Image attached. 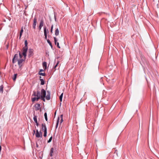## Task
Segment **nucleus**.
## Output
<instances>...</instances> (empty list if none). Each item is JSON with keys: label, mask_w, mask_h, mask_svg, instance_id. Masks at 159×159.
<instances>
[{"label": "nucleus", "mask_w": 159, "mask_h": 159, "mask_svg": "<svg viewBox=\"0 0 159 159\" xmlns=\"http://www.w3.org/2000/svg\"><path fill=\"white\" fill-rule=\"evenodd\" d=\"M44 22L43 20H40V24L39 25V30H40L42 27L43 26Z\"/></svg>", "instance_id": "1a4fd4ad"}, {"label": "nucleus", "mask_w": 159, "mask_h": 159, "mask_svg": "<svg viewBox=\"0 0 159 159\" xmlns=\"http://www.w3.org/2000/svg\"><path fill=\"white\" fill-rule=\"evenodd\" d=\"M43 67L44 68V69L45 70L47 68V63L46 62H44L43 64Z\"/></svg>", "instance_id": "dca6fc26"}, {"label": "nucleus", "mask_w": 159, "mask_h": 159, "mask_svg": "<svg viewBox=\"0 0 159 159\" xmlns=\"http://www.w3.org/2000/svg\"><path fill=\"white\" fill-rule=\"evenodd\" d=\"M28 50V48H25L23 47V52L21 54L22 55H23L24 57V58L25 59L26 57V53Z\"/></svg>", "instance_id": "f03ea898"}, {"label": "nucleus", "mask_w": 159, "mask_h": 159, "mask_svg": "<svg viewBox=\"0 0 159 159\" xmlns=\"http://www.w3.org/2000/svg\"><path fill=\"white\" fill-rule=\"evenodd\" d=\"M33 132H34V134L35 133V130H33Z\"/></svg>", "instance_id": "ea45409f"}, {"label": "nucleus", "mask_w": 159, "mask_h": 159, "mask_svg": "<svg viewBox=\"0 0 159 159\" xmlns=\"http://www.w3.org/2000/svg\"><path fill=\"white\" fill-rule=\"evenodd\" d=\"M35 136L37 138H41L42 137L43 134L40 131H39L38 129L36 130V133H35Z\"/></svg>", "instance_id": "7ed1b4c3"}, {"label": "nucleus", "mask_w": 159, "mask_h": 159, "mask_svg": "<svg viewBox=\"0 0 159 159\" xmlns=\"http://www.w3.org/2000/svg\"><path fill=\"white\" fill-rule=\"evenodd\" d=\"M39 75H41L45 76V73H42L39 72Z\"/></svg>", "instance_id": "c756f323"}, {"label": "nucleus", "mask_w": 159, "mask_h": 159, "mask_svg": "<svg viewBox=\"0 0 159 159\" xmlns=\"http://www.w3.org/2000/svg\"><path fill=\"white\" fill-rule=\"evenodd\" d=\"M23 28L22 27L21 28V29L20 30V39L21 38V35H22V33H23Z\"/></svg>", "instance_id": "6ab92c4d"}, {"label": "nucleus", "mask_w": 159, "mask_h": 159, "mask_svg": "<svg viewBox=\"0 0 159 159\" xmlns=\"http://www.w3.org/2000/svg\"><path fill=\"white\" fill-rule=\"evenodd\" d=\"M37 24V19L35 17L34 19L33 23V28L34 29H35L36 28V26Z\"/></svg>", "instance_id": "423d86ee"}, {"label": "nucleus", "mask_w": 159, "mask_h": 159, "mask_svg": "<svg viewBox=\"0 0 159 159\" xmlns=\"http://www.w3.org/2000/svg\"><path fill=\"white\" fill-rule=\"evenodd\" d=\"M41 99L43 100V101H45V98H43V97H40Z\"/></svg>", "instance_id": "f704fd0d"}, {"label": "nucleus", "mask_w": 159, "mask_h": 159, "mask_svg": "<svg viewBox=\"0 0 159 159\" xmlns=\"http://www.w3.org/2000/svg\"><path fill=\"white\" fill-rule=\"evenodd\" d=\"M42 129L43 132L45 131H47V128L45 124H42Z\"/></svg>", "instance_id": "6e6552de"}, {"label": "nucleus", "mask_w": 159, "mask_h": 159, "mask_svg": "<svg viewBox=\"0 0 159 159\" xmlns=\"http://www.w3.org/2000/svg\"><path fill=\"white\" fill-rule=\"evenodd\" d=\"M52 137H51L49 139V140H48V143L50 142L52 140Z\"/></svg>", "instance_id": "473e14b6"}, {"label": "nucleus", "mask_w": 159, "mask_h": 159, "mask_svg": "<svg viewBox=\"0 0 159 159\" xmlns=\"http://www.w3.org/2000/svg\"><path fill=\"white\" fill-rule=\"evenodd\" d=\"M43 69H41L40 70L39 72H40L43 71Z\"/></svg>", "instance_id": "4c0bfd02"}, {"label": "nucleus", "mask_w": 159, "mask_h": 159, "mask_svg": "<svg viewBox=\"0 0 159 159\" xmlns=\"http://www.w3.org/2000/svg\"><path fill=\"white\" fill-rule=\"evenodd\" d=\"M62 116H63V115H61L60 116V117L61 118V120H60V124H61V123H62L63 121V120L62 119Z\"/></svg>", "instance_id": "cd10ccee"}, {"label": "nucleus", "mask_w": 159, "mask_h": 159, "mask_svg": "<svg viewBox=\"0 0 159 159\" xmlns=\"http://www.w3.org/2000/svg\"><path fill=\"white\" fill-rule=\"evenodd\" d=\"M3 86L1 85L0 86V92L2 93L3 92Z\"/></svg>", "instance_id": "aec40b11"}, {"label": "nucleus", "mask_w": 159, "mask_h": 159, "mask_svg": "<svg viewBox=\"0 0 159 159\" xmlns=\"http://www.w3.org/2000/svg\"><path fill=\"white\" fill-rule=\"evenodd\" d=\"M36 97H40V92L39 91H38L36 93Z\"/></svg>", "instance_id": "a878e982"}, {"label": "nucleus", "mask_w": 159, "mask_h": 159, "mask_svg": "<svg viewBox=\"0 0 159 159\" xmlns=\"http://www.w3.org/2000/svg\"><path fill=\"white\" fill-rule=\"evenodd\" d=\"M44 117L46 120L47 121L48 120L47 114L46 113H45L44 114Z\"/></svg>", "instance_id": "bb28decb"}, {"label": "nucleus", "mask_w": 159, "mask_h": 159, "mask_svg": "<svg viewBox=\"0 0 159 159\" xmlns=\"http://www.w3.org/2000/svg\"><path fill=\"white\" fill-rule=\"evenodd\" d=\"M58 64V62L57 64L55 66H54V68H56V67L57 66Z\"/></svg>", "instance_id": "c9c22d12"}, {"label": "nucleus", "mask_w": 159, "mask_h": 159, "mask_svg": "<svg viewBox=\"0 0 159 159\" xmlns=\"http://www.w3.org/2000/svg\"><path fill=\"white\" fill-rule=\"evenodd\" d=\"M54 39L55 43V44H57V47L59 48H60V47L59 45V43L58 42L57 43V38L55 37H54Z\"/></svg>", "instance_id": "ddd939ff"}, {"label": "nucleus", "mask_w": 159, "mask_h": 159, "mask_svg": "<svg viewBox=\"0 0 159 159\" xmlns=\"http://www.w3.org/2000/svg\"><path fill=\"white\" fill-rule=\"evenodd\" d=\"M40 98L39 97H34V98H32V101L33 102H34V101H37Z\"/></svg>", "instance_id": "f8f14e48"}, {"label": "nucleus", "mask_w": 159, "mask_h": 159, "mask_svg": "<svg viewBox=\"0 0 159 159\" xmlns=\"http://www.w3.org/2000/svg\"><path fill=\"white\" fill-rule=\"evenodd\" d=\"M34 96L36 97V93H35V92H34V93L32 95V96Z\"/></svg>", "instance_id": "72a5a7b5"}, {"label": "nucleus", "mask_w": 159, "mask_h": 159, "mask_svg": "<svg viewBox=\"0 0 159 159\" xmlns=\"http://www.w3.org/2000/svg\"><path fill=\"white\" fill-rule=\"evenodd\" d=\"M47 41L48 43L49 44V45L52 48V44L51 43L49 39H47Z\"/></svg>", "instance_id": "4be33fe9"}, {"label": "nucleus", "mask_w": 159, "mask_h": 159, "mask_svg": "<svg viewBox=\"0 0 159 159\" xmlns=\"http://www.w3.org/2000/svg\"><path fill=\"white\" fill-rule=\"evenodd\" d=\"M47 131H45L44 132L43 136L44 137H46L47 136Z\"/></svg>", "instance_id": "7c9ffc66"}, {"label": "nucleus", "mask_w": 159, "mask_h": 159, "mask_svg": "<svg viewBox=\"0 0 159 159\" xmlns=\"http://www.w3.org/2000/svg\"><path fill=\"white\" fill-rule=\"evenodd\" d=\"M33 119L35 123L37 122V116L34 115Z\"/></svg>", "instance_id": "a211bd4d"}, {"label": "nucleus", "mask_w": 159, "mask_h": 159, "mask_svg": "<svg viewBox=\"0 0 159 159\" xmlns=\"http://www.w3.org/2000/svg\"><path fill=\"white\" fill-rule=\"evenodd\" d=\"M35 123L36 124V125L38 126L39 125V124H38V122Z\"/></svg>", "instance_id": "e433bc0d"}, {"label": "nucleus", "mask_w": 159, "mask_h": 159, "mask_svg": "<svg viewBox=\"0 0 159 159\" xmlns=\"http://www.w3.org/2000/svg\"><path fill=\"white\" fill-rule=\"evenodd\" d=\"M17 74H14V76L12 78L13 80V81H15L16 80V79L17 76Z\"/></svg>", "instance_id": "412c9836"}, {"label": "nucleus", "mask_w": 159, "mask_h": 159, "mask_svg": "<svg viewBox=\"0 0 159 159\" xmlns=\"http://www.w3.org/2000/svg\"><path fill=\"white\" fill-rule=\"evenodd\" d=\"M59 32L58 28H57L55 31V35L56 36H58L59 34Z\"/></svg>", "instance_id": "4468645a"}, {"label": "nucleus", "mask_w": 159, "mask_h": 159, "mask_svg": "<svg viewBox=\"0 0 159 159\" xmlns=\"http://www.w3.org/2000/svg\"><path fill=\"white\" fill-rule=\"evenodd\" d=\"M27 44H28L27 42V40H26L25 41V46L24 47L25 48H28Z\"/></svg>", "instance_id": "b1692460"}, {"label": "nucleus", "mask_w": 159, "mask_h": 159, "mask_svg": "<svg viewBox=\"0 0 159 159\" xmlns=\"http://www.w3.org/2000/svg\"><path fill=\"white\" fill-rule=\"evenodd\" d=\"M53 26L52 25L51 27V33H53Z\"/></svg>", "instance_id": "2f4dec72"}, {"label": "nucleus", "mask_w": 159, "mask_h": 159, "mask_svg": "<svg viewBox=\"0 0 159 159\" xmlns=\"http://www.w3.org/2000/svg\"><path fill=\"white\" fill-rule=\"evenodd\" d=\"M22 55L21 54V53H19V57L20 58L18 60V64L19 65L20 67H21L23 65V63L24 62L25 59L24 58V59L21 58L22 57Z\"/></svg>", "instance_id": "f257e3e1"}, {"label": "nucleus", "mask_w": 159, "mask_h": 159, "mask_svg": "<svg viewBox=\"0 0 159 159\" xmlns=\"http://www.w3.org/2000/svg\"><path fill=\"white\" fill-rule=\"evenodd\" d=\"M40 79V80L41 81V84L43 85L44 84V81L43 79H41V76L39 77Z\"/></svg>", "instance_id": "2eb2a0df"}, {"label": "nucleus", "mask_w": 159, "mask_h": 159, "mask_svg": "<svg viewBox=\"0 0 159 159\" xmlns=\"http://www.w3.org/2000/svg\"><path fill=\"white\" fill-rule=\"evenodd\" d=\"M44 35H47V31H46V28H45L44 29Z\"/></svg>", "instance_id": "c85d7f7f"}, {"label": "nucleus", "mask_w": 159, "mask_h": 159, "mask_svg": "<svg viewBox=\"0 0 159 159\" xmlns=\"http://www.w3.org/2000/svg\"><path fill=\"white\" fill-rule=\"evenodd\" d=\"M19 59L18 54H15L12 59V63H16L17 61H18Z\"/></svg>", "instance_id": "20e7f679"}, {"label": "nucleus", "mask_w": 159, "mask_h": 159, "mask_svg": "<svg viewBox=\"0 0 159 159\" xmlns=\"http://www.w3.org/2000/svg\"><path fill=\"white\" fill-rule=\"evenodd\" d=\"M46 99L47 100H49L50 99V93L49 91H47V95L45 96Z\"/></svg>", "instance_id": "0eeeda50"}, {"label": "nucleus", "mask_w": 159, "mask_h": 159, "mask_svg": "<svg viewBox=\"0 0 159 159\" xmlns=\"http://www.w3.org/2000/svg\"><path fill=\"white\" fill-rule=\"evenodd\" d=\"M59 117H58L57 120V123H56V128H57V126H58V123H59Z\"/></svg>", "instance_id": "393cba45"}, {"label": "nucleus", "mask_w": 159, "mask_h": 159, "mask_svg": "<svg viewBox=\"0 0 159 159\" xmlns=\"http://www.w3.org/2000/svg\"><path fill=\"white\" fill-rule=\"evenodd\" d=\"M29 57H30L33 54V50L32 49H29Z\"/></svg>", "instance_id": "9d476101"}, {"label": "nucleus", "mask_w": 159, "mask_h": 159, "mask_svg": "<svg viewBox=\"0 0 159 159\" xmlns=\"http://www.w3.org/2000/svg\"><path fill=\"white\" fill-rule=\"evenodd\" d=\"M46 91L45 90L43 89H42L41 90V95H40V97H42L43 98H45L46 96Z\"/></svg>", "instance_id": "39448f33"}, {"label": "nucleus", "mask_w": 159, "mask_h": 159, "mask_svg": "<svg viewBox=\"0 0 159 159\" xmlns=\"http://www.w3.org/2000/svg\"><path fill=\"white\" fill-rule=\"evenodd\" d=\"M40 105L39 104H36L35 106V110L37 111L39 110L40 108Z\"/></svg>", "instance_id": "9b49d317"}, {"label": "nucleus", "mask_w": 159, "mask_h": 159, "mask_svg": "<svg viewBox=\"0 0 159 159\" xmlns=\"http://www.w3.org/2000/svg\"><path fill=\"white\" fill-rule=\"evenodd\" d=\"M47 35H44L45 37V38L46 39H47Z\"/></svg>", "instance_id": "58836bf2"}, {"label": "nucleus", "mask_w": 159, "mask_h": 159, "mask_svg": "<svg viewBox=\"0 0 159 159\" xmlns=\"http://www.w3.org/2000/svg\"><path fill=\"white\" fill-rule=\"evenodd\" d=\"M53 148H52L51 149L50 152V154L51 156H52L53 155Z\"/></svg>", "instance_id": "f3484780"}, {"label": "nucleus", "mask_w": 159, "mask_h": 159, "mask_svg": "<svg viewBox=\"0 0 159 159\" xmlns=\"http://www.w3.org/2000/svg\"><path fill=\"white\" fill-rule=\"evenodd\" d=\"M63 93H62L61 94V95L60 96V97H59L60 100L61 102L62 101V97H63Z\"/></svg>", "instance_id": "5701e85b"}]
</instances>
